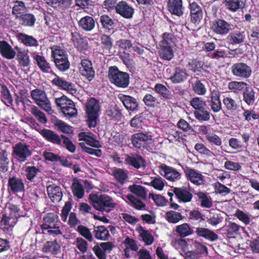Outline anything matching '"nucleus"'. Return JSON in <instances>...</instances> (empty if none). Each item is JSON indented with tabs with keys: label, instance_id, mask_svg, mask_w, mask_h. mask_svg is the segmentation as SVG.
Returning <instances> with one entry per match:
<instances>
[{
	"label": "nucleus",
	"instance_id": "1",
	"mask_svg": "<svg viewBox=\"0 0 259 259\" xmlns=\"http://www.w3.org/2000/svg\"><path fill=\"white\" fill-rule=\"evenodd\" d=\"M15 49L16 52L7 41H0V53L4 58L12 59L16 55V59L21 67L28 66L30 64V58L27 52L18 47H15Z\"/></svg>",
	"mask_w": 259,
	"mask_h": 259
},
{
	"label": "nucleus",
	"instance_id": "2",
	"mask_svg": "<svg viewBox=\"0 0 259 259\" xmlns=\"http://www.w3.org/2000/svg\"><path fill=\"white\" fill-rule=\"evenodd\" d=\"M89 199L94 208L102 212H109L116 207V204L107 194H90Z\"/></svg>",
	"mask_w": 259,
	"mask_h": 259
},
{
	"label": "nucleus",
	"instance_id": "3",
	"mask_svg": "<svg viewBox=\"0 0 259 259\" xmlns=\"http://www.w3.org/2000/svg\"><path fill=\"white\" fill-rule=\"evenodd\" d=\"M50 49L51 57L54 60L56 68L61 72H65L69 69L70 63L66 51L58 45H54Z\"/></svg>",
	"mask_w": 259,
	"mask_h": 259
},
{
	"label": "nucleus",
	"instance_id": "4",
	"mask_svg": "<svg viewBox=\"0 0 259 259\" xmlns=\"http://www.w3.org/2000/svg\"><path fill=\"white\" fill-rule=\"evenodd\" d=\"M108 77L110 82L117 87L124 89L129 85V74L120 71L116 66H110L109 68Z\"/></svg>",
	"mask_w": 259,
	"mask_h": 259
},
{
	"label": "nucleus",
	"instance_id": "5",
	"mask_svg": "<svg viewBox=\"0 0 259 259\" xmlns=\"http://www.w3.org/2000/svg\"><path fill=\"white\" fill-rule=\"evenodd\" d=\"M190 105L196 110L194 112L195 118L199 121H208L210 113L206 109L205 101L201 97H194L190 101Z\"/></svg>",
	"mask_w": 259,
	"mask_h": 259
},
{
	"label": "nucleus",
	"instance_id": "6",
	"mask_svg": "<svg viewBox=\"0 0 259 259\" xmlns=\"http://www.w3.org/2000/svg\"><path fill=\"white\" fill-rule=\"evenodd\" d=\"M99 110V102L97 99L92 97L87 100L85 104V112L88 117V125L90 128L96 127Z\"/></svg>",
	"mask_w": 259,
	"mask_h": 259
},
{
	"label": "nucleus",
	"instance_id": "7",
	"mask_svg": "<svg viewBox=\"0 0 259 259\" xmlns=\"http://www.w3.org/2000/svg\"><path fill=\"white\" fill-rule=\"evenodd\" d=\"M13 157L22 163L26 161L32 154L29 145L24 142H19L12 146Z\"/></svg>",
	"mask_w": 259,
	"mask_h": 259
},
{
	"label": "nucleus",
	"instance_id": "8",
	"mask_svg": "<svg viewBox=\"0 0 259 259\" xmlns=\"http://www.w3.org/2000/svg\"><path fill=\"white\" fill-rule=\"evenodd\" d=\"M55 103L60 108L65 116L73 117L77 114V110L73 102L63 95L61 97L56 98Z\"/></svg>",
	"mask_w": 259,
	"mask_h": 259
},
{
	"label": "nucleus",
	"instance_id": "9",
	"mask_svg": "<svg viewBox=\"0 0 259 259\" xmlns=\"http://www.w3.org/2000/svg\"><path fill=\"white\" fill-rule=\"evenodd\" d=\"M7 186L8 192L10 194L23 193L25 191L24 180L19 176H10Z\"/></svg>",
	"mask_w": 259,
	"mask_h": 259
},
{
	"label": "nucleus",
	"instance_id": "10",
	"mask_svg": "<svg viewBox=\"0 0 259 259\" xmlns=\"http://www.w3.org/2000/svg\"><path fill=\"white\" fill-rule=\"evenodd\" d=\"M152 137L147 132H138L133 134L131 137V144L137 149L145 148L149 141H151Z\"/></svg>",
	"mask_w": 259,
	"mask_h": 259
},
{
	"label": "nucleus",
	"instance_id": "11",
	"mask_svg": "<svg viewBox=\"0 0 259 259\" xmlns=\"http://www.w3.org/2000/svg\"><path fill=\"white\" fill-rule=\"evenodd\" d=\"M31 96L35 103L46 111L51 110V105L46 93L39 89H36L31 92Z\"/></svg>",
	"mask_w": 259,
	"mask_h": 259
},
{
	"label": "nucleus",
	"instance_id": "12",
	"mask_svg": "<svg viewBox=\"0 0 259 259\" xmlns=\"http://www.w3.org/2000/svg\"><path fill=\"white\" fill-rule=\"evenodd\" d=\"M231 72L236 77L247 79L251 76L252 69L250 66L245 63L237 62L232 66Z\"/></svg>",
	"mask_w": 259,
	"mask_h": 259
},
{
	"label": "nucleus",
	"instance_id": "13",
	"mask_svg": "<svg viewBox=\"0 0 259 259\" xmlns=\"http://www.w3.org/2000/svg\"><path fill=\"white\" fill-rule=\"evenodd\" d=\"M185 177L187 180L196 186H204L206 181L204 176L198 171L186 166L184 169Z\"/></svg>",
	"mask_w": 259,
	"mask_h": 259
},
{
	"label": "nucleus",
	"instance_id": "14",
	"mask_svg": "<svg viewBox=\"0 0 259 259\" xmlns=\"http://www.w3.org/2000/svg\"><path fill=\"white\" fill-rule=\"evenodd\" d=\"M189 9L191 22L194 24H199L203 16L201 6L196 2L189 1Z\"/></svg>",
	"mask_w": 259,
	"mask_h": 259
},
{
	"label": "nucleus",
	"instance_id": "15",
	"mask_svg": "<svg viewBox=\"0 0 259 259\" xmlns=\"http://www.w3.org/2000/svg\"><path fill=\"white\" fill-rule=\"evenodd\" d=\"M231 23L223 18H217L212 23L211 29L217 34L225 35L232 30Z\"/></svg>",
	"mask_w": 259,
	"mask_h": 259
},
{
	"label": "nucleus",
	"instance_id": "16",
	"mask_svg": "<svg viewBox=\"0 0 259 259\" xmlns=\"http://www.w3.org/2000/svg\"><path fill=\"white\" fill-rule=\"evenodd\" d=\"M80 64V73L89 81L92 80L95 78V72L92 62L89 59L81 58Z\"/></svg>",
	"mask_w": 259,
	"mask_h": 259
},
{
	"label": "nucleus",
	"instance_id": "17",
	"mask_svg": "<svg viewBox=\"0 0 259 259\" xmlns=\"http://www.w3.org/2000/svg\"><path fill=\"white\" fill-rule=\"evenodd\" d=\"M125 163L130 166L138 169L141 167L145 169L146 166V162L142 155L139 154L131 155L125 154Z\"/></svg>",
	"mask_w": 259,
	"mask_h": 259
},
{
	"label": "nucleus",
	"instance_id": "18",
	"mask_svg": "<svg viewBox=\"0 0 259 259\" xmlns=\"http://www.w3.org/2000/svg\"><path fill=\"white\" fill-rule=\"evenodd\" d=\"M173 192L179 203H187L192 201L193 194L188 187L185 186L175 187L173 189Z\"/></svg>",
	"mask_w": 259,
	"mask_h": 259
},
{
	"label": "nucleus",
	"instance_id": "19",
	"mask_svg": "<svg viewBox=\"0 0 259 259\" xmlns=\"http://www.w3.org/2000/svg\"><path fill=\"white\" fill-rule=\"evenodd\" d=\"M118 98L128 111L136 112L139 110V105L137 99L130 95L119 94Z\"/></svg>",
	"mask_w": 259,
	"mask_h": 259
},
{
	"label": "nucleus",
	"instance_id": "20",
	"mask_svg": "<svg viewBox=\"0 0 259 259\" xmlns=\"http://www.w3.org/2000/svg\"><path fill=\"white\" fill-rule=\"evenodd\" d=\"M115 12L125 19H131L134 15L135 10L126 1H121L117 4Z\"/></svg>",
	"mask_w": 259,
	"mask_h": 259
},
{
	"label": "nucleus",
	"instance_id": "21",
	"mask_svg": "<svg viewBox=\"0 0 259 259\" xmlns=\"http://www.w3.org/2000/svg\"><path fill=\"white\" fill-rule=\"evenodd\" d=\"M166 7L167 10L172 15L181 17L184 14V7L182 0H168Z\"/></svg>",
	"mask_w": 259,
	"mask_h": 259
},
{
	"label": "nucleus",
	"instance_id": "22",
	"mask_svg": "<svg viewBox=\"0 0 259 259\" xmlns=\"http://www.w3.org/2000/svg\"><path fill=\"white\" fill-rule=\"evenodd\" d=\"M209 96L210 100H208V103L211 110L214 113L220 112L222 108L221 101V92L217 90H211Z\"/></svg>",
	"mask_w": 259,
	"mask_h": 259
},
{
	"label": "nucleus",
	"instance_id": "23",
	"mask_svg": "<svg viewBox=\"0 0 259 259\" xmlns=\"http://www.w3.org/2000/svg\"><path fill=\"white\" fill-rule=\"evenodd\" d=\"M71 40L74 46L80 52L86 51L89 49L88 41L83 38L80 33L77 31L71 33Z\"/></svg>",
	"mask_w": 259,
	"mask_h": 259
},
{
	"label": "nucleus",
	"instance_id": "24",
	"mask_svg": "<svg viewBox=\"0 0 259 259\" xmlns=\"http://www.w3.org/2000/svg\"><path fill=\"white\" fill-rule=\"evenodd\" d=\"M78 137L79 141H84L85 144L92 147L99 148L102 147L100 142L94 137V134L91 132H80L78 134Z\"/></svg>",
	"mask_w": 259,
	"mask_h": 259
},
{
	"label": "nucleus",
	"instance_id": "25",
	"mask_svg": "<svg viewBox=\"0 0 259 259\" xmlns=\"http://www.w3.org/2000/svg\"><path fill=\"white\" fill-rule=\"evenodd\" d=\"M41 136L48 142L54 145H61L62 143L61 137L54 131L50 129L43 128L39 132Z\"/></svg>",
	"mask_w": 259,
	"mask_h": 259
},
{
	"label": "nucleus",
	"instance_id": "26",
	"mask_svg": "<svg viewBox=\"0 0 259 259\" xmlns=\"http://www.w3.org/2000/svg\"><path fill=\"white\" fill-rule=\"evenodd\" d=\"M54 74L56 77L52 80L53 85L72 94L76 93V90L74 89V85L72 82L66 81L55 73H54Z\"/></svg>",
	"mask_w": 259,
	"mask_h": 259
},
{
	"label": "nucleus",
	"instance_id": "27",
	"mask_svg": "<svg viewBox=\"0 0 259 259\" xmlns=\"http://www.w3.org/2000/svg\"><path fill=\"white\" fill-rule=\"evenodd\" d=\"M226 39L227 42L230 44H241L245 41V33L244 31L237 29L230 32Z\"/></svg>",
	"mask_w": 259,
	"mask_h": 259
},
{
	"label": "nucleus",
	"instance_id": "28",
	"mask_svg": "<svg viewBox=\"0 0 259 259\" xmlns=\"http://www.w3.org/2000/svg\"><path fill=\"white\" fill-rule=\"evenodd\" d=\"M47 191L49 197L54 203L61 200L63 193L60 186L54 184L49 185L47 187Z\"/></svg>",
	"mask_w": 259,
	"mask_h": 259
},
{
	"label": "nucleus",
	"instance_id": "29",
	"mask_svg": "<svg viewBox=\"0 0 259 259\" xmlns=\"http://www.w3.org/2000/svg\"><path fill=\"white\" fill-rule=\"evenodd\" d=\"M28 162L25 164L24 169V176L26 181L28 183H33L34 185H36V179L37 175L40 172L38 167L35 166H27Z\"/></svg>",
	"mask_w": 259,
	"mask_h": 259
},
{
	"label": "nucleus",
	"instance_id": "30",
	"mask_svg": "<svg viewBox=\"0 0 259 259\" xmlns=\"http://www.w3.org/2000/svg\"><path fill=\"white\" fill-rule=\"evenodd\" d=\"M17 222V220H15V218L9 215L8 213L4 211L2 214L1 221V228L4 231L8 232L12 230Z\"/></svg>",
	"mask_w": 259,
	"mask_h": 259
},
{
	"label": "nucleus",
	"instance_id": "31",
	"mask_svg": "<svg viewBox=\"0 0 259 259\" xmlns=\"http://www.w3.org/2000/svg\"><path fill=\"white\" fill-rule=\"evenodd\" d=\"M188 76L189 74L185 69L177 67L175 69L173 75L169 77V79L174 84L180 83L185 81Z\"/></svg>",
	"mask_w": 259,
	"mask_h": 259
},
{
	"label": "nucleus",
	"instance_id": "32",
	"mask_svg": "<svg viewBox=\"0 0 259 259\" xmlns=\"http://www.w3.org/2000/svg\"><path fill=\"white\" fill-rule=\"evenodd\" d=\"M159 167L163 171L164 177L168 180L174 181L180 179L181 174L175 168L165 164H161Z\"/></svg>",
	"mask_w": 259,
	"mask_h": 259
},
{
	"label": "nucleus",
	"instance_id": "33",
	"mask_svg": "<svg viewBox=\"0 0 259 259\" xmlns=\"http://www.w3.org/2000/svg\"><path fill=\"white\" fill-rule=\"evenodd\" d=\"M195 233L197 236L204 238L211 242H214L218 239V235L213 231L205 228L198 227Z\"/></svg>",
	"mask_w": 259,
	"mask_h": 259
},
{
	"label": "nucleus",
	"instance_id": "34",
	"mask_svg": "<svg viewBox=\"0 0 259 259\" xmlns=\"http://www.w3.org/2000/svg\"><path fill=\"white\" fill-rule=\"evenodd\" d=\"M5 211L17 220L19 218L26 215V212L21 210L19 205L10 203L6 206Z\"/></svg>",
	"mask_w": 259,
	"mask_h": 259
},
{
	"label": "nucleus",
	"instance_id": "35",
	"mask_svg": "<svg viewBox=\"0 0 259 259\" xmlns=\"http://www.w3.org/2000/svg\"><path fill=\"white\" fill-rule=\"evenodd\" d=\"M100 22L103 28L108 32H114L116 26V20L113 19L108 14H103L100 17Z\"/></svg>",
	"mask_w": 259,
	"mask_h": 259
},
{
	"label": "nucleus",
	"instance_id": "36",
	"mask_svg": "<svg viewBox=\"0 0 259 259\" xmlns=\"http://www.w3.org/2000/svg\"><path fill=\"white\" fill-rule=\"evenodd\" d=\"M78 25L83 30L91 31L95 27V21L93 17L87 15L78 21Z\"/></svg>",
	"mask_w": 259,
	"mask_h": 259
},
{
	"label": "nucleus",
	"instance_id": "37",
	"mask_svg": "<svg viewBox=\"0 0 259 259\" xmlns=\"http://www.w3.org/2000/svg\"><path fill=\"white\" fill-rule=\"evenodd\" d=\"M42 251L45 253H51L53 255H57L61 253V246L57 239L53 241H48L44 245Z\"/></svg>",
	"mask_w": 259,
	"mask_h": 259
},
{
	"label": "nucleus",
	"instance_id": "38",
	"mask_svg": "<svg viewBox=\"0 0 259 259\" xmlns=\"http://www.w3.org/2000/svg\"><path fill=\"white\" fill-rule=\"evenodd\" d=\"M125 198L130 202V205L135 209L139 210H146V205L142 200L143 199L136 197L135 195L132 194H128L125 195Z\"/></svg>",
	"mask_w": 259,
	"mask_h": 259
},
{
	"label": "nucleus",
	"instance_id": "39",
	"mask_svg": "<svg viewBox=\"0 0 259 259\" xmlns=\"http://www.w3.org/2000/svg\"><path fill=\"white\" fill-rule=\"evenodd\" d=\"M189 69L194 73L201 72L203 71L209 73V71L204 68V66L208 67L207 65L204 66V62L198 59H192L188 64Z\"/></svg>",
	"mask_w": 259,
	"mask_h": 259
},
{
	"label": "nucleus",
	"instance_id": "40",
	"mask_svg": "<svg viewBox=\"0 0 259 259\" xmlns=\"http://www.w3.org/2000/svg\"><path fill=\"white\" fill-rule=\"evenodd\" d=\"M154 90L165 100L168 101L172 99V94L171 91L162 83L155 84Z\"/></svg>",
	"mask_w": 259,
	"mask_h": 259
},
{
	"label": "nucleus",
	"instance_id": "41",
	"mask_svg": "<svg viewBox=\"0 0 259 259\" xmlns=\"http://www.w3.org/2000/svg\"><path fill=\"white\" fill-rule=\"evenodd\" d=\"M224 4L225 8L231 12H236L245 6L242 0H225Z\"/></svg>",
	"mask_w": 259,
	"mask_h": 259
},
{
	"label": "nucleus",
	"instance_id": "42",
	"mask_svg": "<svg viewBox=\"0 0 259 259\" xmlns=\"http://www.w3.org/2000/svg\"><path fill=\"white\" fill-rule=\"evenodd\" d=\"M93 233L95 237L100 240L107 241L110 237L108 230L104 226H94Z\"/></svg>",
	"mask_w": 259,
	"mask_h": 259
},
{
	"label": "nucleus",
	"instance_id": "43",
	"mask_svg": "<svg viewBox=\"0 0 259 259\" xmlns=\"http://www.w3.org/2000/svg\"><path fill=\"white\" fill-rule=\"evenodd\" d=\"M17 37L26 46L37 47L39 46L38 41L33 36L24 33H18Z\"/></svg>",
	"mask_w": 259,
	"mask_h": 259
},
{
	"label": "nucleus",
	"instance_id": "44",
	"mask_svg": "<svg viewBox=\"0 0 259 259\" xmlns=\"http://www.w3.org/2000/svg\"><path fill=\"white\" fill-rule=\"evenodd\" d=\"M128 189L132 193V194H134L136 197H139L144 200H146L147 191L144 187L134 184L130 185Z\"/></svg>",
	"mask_w": 259,
	"mask_h": 259
},
{
	"label": "nucleus",
	"instance_id": "45",
	"mask_svg": "<svg viewBox=\"0 0 259 259\" xmlns=\"http://www.w3.org/2000/svg\"><path fill=\"white\" fill-rule=\"evenodd\" d=\"M18 20L20 25L25 27L34 26L36 21V17L33 14L26 13L20 16Z\"/></svg>",
	"mask_w": 259,
	"mask_h": 259
},
{
	"label": "nucleus",
	"instance_id": "46",
	"mask_svg": "<svg viewBox=\"0 0 259 259\" xmlns=\"http://www.w3.org/2000/svg\"><path fill=\"white\" fill-rule=\"evenodd\" d=\"M45 2L51 7L64 10L68 9L72 3V0H44Z\"/></svg>",
	"mask_w": 259,
	"mask_h": 259
},
{
	"label": "nucleus",
	"instance_id": "47",
	"mask_svg": "<svg viewBox=\"0 0 259 259\" xmlns=\"http://www.w3.org/2000/svg\"><path fill=\"white\" fill-rule=\"evenodd\" d=\"M106 114L110 117L111 119L116 121H120L123 117L122 110L116 105L110 107L107 110Z\"/></svg>",
	"mask_w": 259,
	"mask_h": 259
},
{
	"label": "nucleus",
	"instance_id": "48",
	"mask_svg": "<svg viewBox=\"0 0 259 259\" xmlns=\"http://www.w3.org/2000/svg\"><path fill=\"white\" fill-rule=\"evenodd\" d=\"M71 189L74 197L78 199L83 198L84 194V190L82 185L79 181L75 178L73 180L72 184L71 186Z\"/></svg>",
	"mask_w": 259,
	"mask_h": 259
},
{
	"label": "nucleus",
	"instance_id": "49",
	"mask_svg": "<svg viewBox=\"0 0 259 259\" xmlns=\"http://www.w3.org/2000/svg\"><path fill=\"white\" fill-rule=\"evenodd\" d=\"M243 100L249 106L253 105L255 100V92L251 87L244 89L243 94Z\"/></svg>",
	"mask_w": 259,
	"mask_h": 259
},
{
	"label": "nucleus",
	"instance_id": "50",
	"mask_svg": "<svg viewBox=\"0 0 259 259\" xmlns=\"http://www.w3.org/2000/svg\"><path fill=\"white\" fill-rule=\"evenodd\" d=\"M26 11V7L24 2L18 0L14 2L12 14L15 17L16 19H19V16L23 15Z\"/></svg>",
	"mask_w": 259,
	"mask_h": 259
},
{
	"label": "nucleus",
	"instance_id": "51",
	"mask_svg": "<svg viewBox=\"0 0 259 259\" xmlns=\"http://www.w3.org/2000/svg\"><path fill=\"white\" fill-rule=\"evenodd\" d=\"M160 49L158 51L160 58L166 61H170L174 57V51L171 46L159 45Z\"/></svg>",
	"mask_w": 259,
	"mask_h": 259
},
{
	"label": "nucleus",
	"instance_id": "52",
	"mask_svg": "<svg viewBox=\"0 0 259 259\" xmlns=\"http://www.w3.org/2000/svg\"><path fill=\"white\" fill-rule=\"evenodd\" d=\"M58 216L54 213H47L43 218V223L40 225V229H44L48 227L57 224L56 221Z\"/></svg>",
	"mask_w": 259,
	"mask_h": 259
},
{
	"label": "nucleus",
	"instance_id": "53",
	"mask_svg": "<svg viewBox=\"0 0 259 259\" xmlns=\"http://www.w3.org/2000/svg\"><path fill=\"white\" fill-rule=\"evenodd\" d=\"M34 59L36 61L37 66L42 72H49L51 67L44 56L36 54L34 55Z\"/></svg>",
	"mask_w": 259,
	"mask_h": 259
},
{
	"label": "nucleus",
	"instance_id": "54",
	"mask_svg": "<svg viewBox=\"0 0 259 259\" xmlns=\"http://www.w3.org/2000/svg\"><path fill=\"white\" fill-rule=\"evenodd\" d=\"M195 195L197 196L202 207L209 208L212 206V199L206 193L199 191L195 193Z\"/></svg>",
	"mask_w": 259,
	"mask_h": 259
},
{
	"label": "nucleus",
	"instance_id": "55",
	"mask_svg": "<svg viewBox=\"0 0 259 259\" xmlns=\"http://www.w3.org/2000/svg\"><path fill=\"white\" fill-rule=\"evenodd\" d=\"M223 103L227 110L232 112L237 111L239 107V102L230 97H224Z\"/></svg>",
	"mask_w": 259,
	"mask_h": 259
},
{
	"label": "nucleus",
	"instance_id": "56",
	"mask_svg": "<svg viewBox=\"0 0 259 259\" xmlns=\"http://www.w3.org/2000/svg\"><path fill=\"white\" fill-rule=\"evenodd\" d=\"M184 218L181 213L174 210L168 211L165 214V220L170 224H177Z\"/></svg>",
	"mask_w": 259,
	"mask_h": 259
},
{
	"label": "nucleus",
	"instance_id": "57",
	"mask_svg": "<svg viewBox=\"0 0 259 259\" xmlns=\"http://www.w3.org/2000/svg\"><path fill=\"white\" fill-rule=\"evenodd\" d=\"M176 232L182 238L188 236L193 233L190 225L187 223H184L177 226L176 228Z\"/></svg>",
	"mask_w": 259,
	"mask_h": 259
},
{
	"label": "nucleus",
	"instance_id": "58",
	"mask_svg": "<svg viewBox=\"0 0 259 259\" xmlns=\"http://www.w3.org/2000/svg\"><path fill=\"white\" fill-rule=\"evenodd\" d=\"M41 230L42 234H48L53 237H56L62 234L60 227L58 224L53 225Z\"/></svg>",
	"mask_w": 259,
	"mask_h": 259
},
{
	"label": "nucleus",
	"instance_id": "59",
	"mask_svg": "<svg viewBox=\"0 0 259 259\" xmlns=\"http://www.w3.org/2000/svg\"><path fill=\"white\" fill-rule=\"evenodd\" d=\"M145 117L143 112L136 114L130 121V126L135 128L134 131L141 128L142 127Z\"/></svg>",
	"mask_w": 259,
	"mask_h": 259
},
{
	"label": "nucleus",
	"instance_id": "60",
	"mask_svg": "<svg viewBox=\"0 0 259 259\" xmlns=\"http://www.w3.org/2000/svg\"><path fill=\"white\" fill-rule=\"evenodd\" d=\"M248 86V84L243 81H232L228 85V89L235 93H238Z\"/></svg>",
	"mask_w": 259,
	"mask_h": 259
},
{
	"label": "nucleus",
	"instance_id": "61",
	"mask_svg": "<svg viewBox=\"0 0 259 259\" xmlns=\"http://www.w3.org/2000/svg\"><path fill=\"white\" fill-rule=\"evenodd\" d=\"M54 124L58 127V130L59 131L64 134L69 135L73 134L74 131L72 130V127L61 120H56Z\"/></svg>",
	"mask_w": 259,
	"mask_h": 259
},
{
	"label": "nucleus",
	"instance_id": "62",
	"mask_svg": "<svg viewBox=\"0 0 259 259\" xmlns=\"http://www.w3.org/2000/svg\"><path fill=\"white\" fill-rule=\"evenodd\" d=\"M193 92L198 95L203 96L206 93L205 85L199 79L196 80L192 84Z\"/></svg>",
	"mask_w": 259,
	"mask_h": 259
},
{
	"label": "nucleus",
	"instance_id": "63",
	"mask_svg": "<svg viewBox=\"0 0 259 259\" xmlns=\"http://www.w3.org/2000/svg\"><path fill=\"white\" fill-rule=\"evenodd\" d=\"M113 176L115 180L121 184H124L128 178V174L123 169L116 168L113 171Z\"/></svg>",
	"mask_w": 259,
	"mask_h": 259
},
{
	"label": "nucleus",
	"instance_id": "64",
	"mask_svg": "<svg viewBox=\"0 0 259 259\" xmlns=\"http://www.w3.org/2000/svg\"><path fill=\"white\" fill-rule=\"evenodd\" d=\"M30 112L40 123L42 124L47 123L48 120L45 114L39 110L36 106H32L31 108Z\"/></svg>",
	"mask_w": 259,
	"mask_h": 259
}]
</instances>
